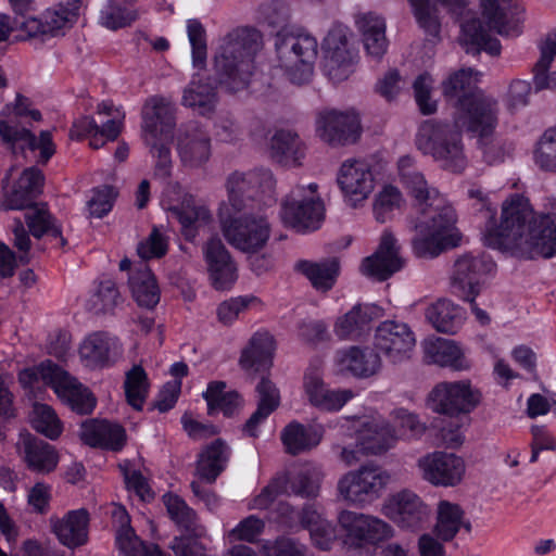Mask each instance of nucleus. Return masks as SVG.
Segmentation results:
<instances>
[{
	"label": "nucleus",
	"mask_w": 556,
	"mask_h": 556,
	"mask_svg": "<svg viewBox=\"0 0 556 556\" xmlns=\"http://www.w3.org/2000/svg\"><path fill=\"white\" fill-rule=\"evenodd\" d=\"M489 247L522 260L556 255V201L535 214L529 200L511 194L502 204L498 225L488 227Z\"/></svg>",
	"instance_id": "nucleus-1"
},
{
	"label": "nucleus",
	"mask_w": 556,
	"mask_h": 556,
	"mask_svg": "<svg viewBox=\"0 0 556 556\" xmlns=\"http://www.w3.org/2000/svg\"><path fill=\"white\" fill-rule=\"evenodd\" d=\"M397 166L401 181L416 201L417 215L412 219L415 254L419 257H435L444 250L457 247L462 236L455 226L454 208L435 188L428 186L410 156H402Z\"/></svg>",
	"instance_id": "nucleus-2"
},
{
	"label": "nucleus",
	"mask_w": 556,
	"mask_h": 556,
	"mask_svg": "<svg viewBox=\"0 0 556 556\" xmlns=\"http://www.w3.org/2000/svg\"><path fill=\"white\" fill-rule=\"evenodd\" d=\"M397 166L401 181L416 201L417 215L412 219L415 254L419 257H435L444 250L457 247L462 236L455 226L454 208L435 188L428 186L410 156H402Z\"/></svg>",
	"instance_id": "nucleus-3"
},
{
	"label": "nucleus",
	"mask_w": 556,
	"mask_h": 556,
	"mask_svg": "<svg viewBox=\"0 0 556 556\" xmlns=\"http://www.w3.org/2000/svg\"><path fill=\"white\" fill-rule=\"evenodd\" d=\"M480 75L472 68H462L442 83V90L448 101H455L456 125L466 126L467 131L483 138L496 126L497 105L477 89Z\"/></svg>",
	"instance_id": "nucleus-4"
},
{
	"label": "nucleus",
	"mask_w": 556,
	"mask_h": 556,
	"mask_svg": "<svg viewBox=\"0 0 556 556\" xmlns=\"http://www.w3.org/2000/svg\"><path fill=\"white\" fill-rule=\"evenodd\" d=\"M264 47V35L255 27H239L227 34L214 60L219 85L230 92L245 89L256 70L255 59Z\"/></svg>",
	"instance_id": "nucleus-5"
},
{
	"label": "nucleus",
	"mask_w": 556,
	"mask_h": 556,
	"mask_svg": "<svg viewBox=\"0 0 556 556\" xmlns=\"http://www.w3.org/2000/svg\"><path fill=\"white\" fill-rule=\"evenodd\" d=\"M481 8L486 27L476 17L465 21L462 24L459 41L467 52L485 51L491 55H498L500 40L491 37L489 31L494 30L502 36L519 35L521 8L517 0H481Z\"/></svg>",
	"instance_id": "nucleus-6"
},
{
	"label": "nucleus",
	"mask_w": 556,
	"mask_h": 556,
	"mask_svg": "<svg viewBox=\"0 0 556 556\" xmlns=\"http://www.w3.org/2000/svg\"><path fill=\"white\" fill-rule=\"evenodd\" d=\"M466 126L443 123L435 119L425 121L416 134V146L419 151L430 155L441 168L452 173H462L468 164L462 130Z\"/></svg>",
	"instance_id": "nucleus-7"
},
{
	"label": "nucleus",
	"mask_w": 556,
	"mask_h": 556,
	"mask_svg": "<svg viewBox=\"0 0 556 556\" xmlns=\"http://www.w3.org/2000/svg\"><path fill=\"white\" fill-rule=\"evenodd\" d=\"M277 66L295 85L311 80L318 54V42L314 36L293 27L277 31L274 39Z\"/></svg>",
	"instance_id": "nucleus-8"
},
{
	"label": "nucleus",
	"mask_w": 556,
	"mask_h": 556,
	"mask_svg": "<svg viewBox=\"0 0 556 556\" xmlns=\"http://www.w3.org/2000/svg\"><path fill=\"white\" fill-rule=\"evenodd\" d=\"M280 216L285 225L298 232L319 229L325 219V204L318 193V185L295 186L282 201Z\"/></svg>",
	"instance_id": "nucleus-9"
},
{
	"label": "nucleus",
	"mask_w": 556,
	"mask_h": 556,
	"mask_svg": "<svg viewBox=\"0 0 556 556\" xmlns=\"http://www.w3.org/2000/svg\"><path fill=\"white\" fill-rule=\"evenodd\" d=\"M391 481L390 472L369 463L345 472L338 481V493L349 505L364 508L381 497Z\"/></svg>",
	"instance_id": "nucleus-10"
},
{
	"label": "nucleus",
	"mask_w": 556,
	"mask_h": 556,
	"mask_svg": "<svg viewBox=\"0 0 556 556\" xmlns=\"http://www.w3.org/2000/svg\"><path fill=\"white\" fill-rule=\"evenodd\" d=\"M219 222L226 241L243 253H257L269 240L270 225L263 215L244 214L231 217L220 208Z\"/></svg>",
	"instance_id": "nucleus-11"
},
{
	"label": "nucleus",
	"mask_w": 556,
	"mask_h": 556,
	"mask_svg": "<svg viewBox=\"0 0 556 556\" xmlns=\"http://www.w3.org/2000/svg\"><path fill=\"white\" fill-rule=\"evenodd\" d=\"M324 72L333 83L348 79L359 60L358 50L349 28L334 26L323 41Z\"/></svg>",
	"instance_id": "nucleus-12"
},
{
	"label": "nucleus",
	"mask_w": 556,
	"mask_h": 556,
	"mask_svg": "<svg viewBox=\"0 0 556 556\" xmlns=\"http://www.w3.org/2000/svg\"><path fill=\"white\" fill-rule=\"evenodd\" d=\"M276 180L273 173L266 168L250 172H233L226 181L228 201L235 212H241L248 202L260 198L266 205L275 203Z\"/></svg>",
	"instance_id": "nucleus-13"
},
{
	"label": "nucleus",
	"mask_w": 556,
	"mask_h": 556,
	"mask_svg": "<svg viewBox=\"0 0 556 556\" xmlns=\"http://www.w3.org/2000/svg\"><path fill=\"white\" fill-rule=\"evenodd\" d=\"M338 523L344 544L355 548L375 545L394 535V529L384 520L353 510L340 511Z\"/></svg>",
	"instance_id": "nucleus-14"
},
{
	"label": "nucleus",
	"mask_w": 556,
	"mask_h": 556,
	"mask_svg": "<svg viewBox=\"0 0 556 556\" xmlns=\"http://www.w3.org/2000/svg\"><path fill=\"white\" fill-rule=\"evenodd\" d=\"M495 269L493 260L483 253H466L456 258L452 273L453 292L463 300L477 298L485 276Z\"/></svg>",
	"instance_id": "nucleus-15"
},
{
	"label": "nucleus",
	"mask_w": 556,
	"mask_h": 556,
	"mask_svg": "<svg viewBox=\"0 0 556 556\" xmlns=\"http://www.w3.org/2000/svg\"><path fill=\"white\" fill-rule=\"evenodd\" d=\"M381 513L400 529L420 530L430 518L429 506L410 490H401L389 495L381 507Z\"/></svg>",
	"instance_id": "nucleus-16"
},
{
	"label": "nucleus",
	"mask_w": 556,
	"mask_h": 556,
	"mask_svg": "<svg viewBox=\"0 0 556 556\" xmlns=\"http://www.w3.org/2000/svg\"><path fill=\"white\" fill-rule=\"evenodd\" d=\"M480 392L468 381L441 382L429 394V405L439 414H468L480 403Z\"/></svg>",
	"instance_id": "nucleus-17"
},
{
	"label": "nucleus",
	"mask_w": 556,
	"mask_h": 556,
	"mask_svg": "<svg viewBox=\"0 0 556 556\" xmlns=\"http://www.w3.org/2000/svg\"><path fill=\"white\" fill-rule=\"evenodd\" d=\"M337 182L345 202L354 208L362 206L375 189L371 166L364 160L344 161L339 168Z\"/></svg>",
	"instance_id": "nucleus-18"
},
{
	"label": "nucleus",
	"mask_w": 556,
	"mask_h": 556,
	"mask_svg": "<svg viewBox=\"0 0 556 556\" xmlns=\"http://www.w3.org/2000/svg\"><path fill=\"white\" fill-rule=\"evenodd\" d=\"M303 388L309 404L325 412L340 410L354 396L352 390L331 389L324 382L320 361H314L307 367Z\"/></svg>",
	"instance_id": "nucleus-19"
},
{
	"label": "nucleus",
	"mask_w": 556,
	"mask_h": 556,
	"mask_svg": "<svg viewBox=\"0 0 556 556\" xmlns=\"http://www.w3.org/2000/svg\"><path fill=\"white\" fill-rule=\"evenodd\" d=\"M418 468L422 478L434 486H456L466 472L465 460L447 452H433L421 457L418 460Z\"/></svg>",
	"instance_id": "nucleus-20"
},
{
	"label": "nucleus",
	"mask_w": 556,
	"mask_h": 556,
	"mask_svg": "<svg viewBox=\"0 0 556 556\" xmlns=\"http://www.w3.org/2000/svg\"><path fill=\"white\" fill-rule=\"evenodd\" d=\"M374 344L391 363H400L409 357L416 338L407 324L386 320L377 327Z\"/></svg>",
	"instance_id": "nucleus-21"
},
{
	"label": "nucleus",
	"mask_w": 556,
	"mask_h": 556,
	"mask_svg": "<svg viewBox=\"0 0 556 556\" xmlns=\"http://www.w3.org/2000/svg\"><path fill=\"white\" fill-rule=\"evenodd\" d=\"M316 130L325 142L331 146H346L359 138L361 123L354 112L326 110L317 116Z\"/></svg>",
	"instance_id": "nucleus-22"
},
{
	"label": "nucleus",
	"mask_w": 556,
	"mask_h": 556,
	"mask_svg": "<svg viewBox=\"0 0 556 556\" xmlns=\"http://www.w3.org/2000/svg\"><path fill=\"white\" fill-rule=\"evenodd\" d=\"M77 14L63 5L47 9L39 17H28L16 21V27L29 38L46 40L62 36L75 23Z\"/></svg>",
	"instance_id": "nucleus-23"
},
{
	"label": "nucleus",
	"mask_w": 556,
	"mask_h": 556,
	"mask_svg": "<svg viewBox=\"0 0 556 556\" xmlns=\"http://www.w3.org/2000/svg\"><path fill=\"white\" fill-rule=\"evenodd\" d=\"M162 204L170 217L179 222L182 235L189 241L213 223V215L208 207L191 194H185L177 203L163 200Z\"/></svg>",
	"instance_id": "nucleus-24"
},
{
	"label": "nucleus",
	"mask_w": 556,
	"mask_h": 556,
	"mask_svg": "<svg viewBox=\"0 0 556 556\" xmlns=\"http://www.w3.org/2000/svg\"><path fill=\"white\" fill-rule=\"evenodd\" d=\"M353 433L367 455H380L394 446L397 441L395 430L382 418L352 420Z\"/></svg>",
	"instance_id": "nucleus-25"
},
{
	"label": "nucleus",
	"mask_w": 556,
	"mask_h": 556,
	"mask_svg": "<svg viewBox=\"0 0 556 556\" xmlns=\"http://www.w3.org/2000/svg\"><path fill=\"white\" fill-rule=\"evenodd\" d=\"M401 248L395 237L384 231L378 250L366 257L362 264V273L378 280H386L404 266Z\"/></svg>",
	"instance_id": "nucleus-26"
},
{
	"label": "nucleus",
	"mask_w": 556,
	"mask_h": 556,
	"mask_svg": "<svg viewBox=\"0 0 556 556\" xmlns=\"http://www.w3.org/2000/svg\"><path fill=\"white\" fill-rule=\"evenodd\" d=\"M177 152L184 166L201 167L211 157V138L202 127L189 124L179 130Z\"/></svg>",
	"instance_id": "nucleus-27"
},
{
	"label": "nucleus",
	"mask_w": 556,
	"mask_h": 556,
	"mask_svg": "<svg viewBox=\"0 0 556 556\" xmlns=\"http://www.w3.org/2000/svg\"><path fill=\"white\" fill-rule=\"evenodd\" d=\"M203 254L214 288L229 289L237 280V267L222 240L210 239L203 247Z\"/></svg>",
	"instance_id": "nucleus-28"
},
{
	"label": "nucleus",
	"mask_w": 556,
	"mask_h": 556,
	"mask_svg": "<svg viewBox=\"0 0 556 556\" xmlns=\"http://www.w3.org/2000/svg\"><path fill=\"white\" fill-rule=\"evenodd\" d=\"M90 515L87 509L67 511L63 517L51 516L49 525L59 542L70 548L84 545L88 540Z\"/></svg>",
	"instance_id": "nucleus-29"
},
{
	"label": "nucleus",
	"mask_w": 556,
	"mask_h": 556,
	"mask_svg": "<svg viewBox=\"0 0 556 556\" xmlns=\"http://www.w3.org/2000/svg\"><path fill=\"white\" fill-rule=\"evenodd\" d=\"M0 137L12 148L18 147L22 150L27 148L31 151L39 150V162L43 164H46L55 152L51 132L48 130L41 131L39 138H36V136L26 128L12 126L4 121H0Z\"/></svg>",
	"instance_id": "nucleus-30"
},
{
	"label": "nucleus",
	"mask_w": 556,
	"mask_h": 556,
	"mask_svg": "<svg viewBox=\"0 0 556 556\" xmlns=\"http://www.w3.org/2000/svg\"><path fill=\"white\" fill-rule=\"evenodd\" d=\"M17 448L31 471L49 473L58 466L59 454L54 446L29 433L21 434Z\"/></svg>",
	"instance_id": "nucleus-31"
},
{
	"label": "nucleus",
	"mask_w": 556,
	"mask_h": 556,
	"mask_svg": "<svg viewBox=\"0 0 556 556\" xmlns=\"http://www.w3.org/2000/svg\"><path fill=\"white\" fill-rule=\"evenodd\" d=\"M355 25L367 56L380 61L389 47L384 18L372 12L363 13L356 16Z\"/></svg>",
	"instance_id": "nucleus-32"
},
{
	"label": "nucleus",
	"mask_w": 556,
	"mask_h": 556,
	"mask_svg": "<svg viewBox=\"0 0 556 556\" xmlns=\"http://www.w3.org/2000/svg\"><path fill=\"white\" fill-rule=\"evenodd\" d=\"M43 175L37 167L26 168L20 176L12 190L2 201L3 210H25L34 207L35 199L41 193Z\"/></svg>",
	"instance_id": "nucleus-33"
},
{
	"label": "nucleus",
	"mask_w": 556,
	"mask_h": 556,
	"mask_svg": "<svg viewBox=\"0 0 556 556\" xmlns=\"http://www.w3.org/2000/svg\"><path fill=\"white\" fill-rule=\"evenodd\" d=\"M175 106L162 97L149 99L142 109V130L152 138L170 136L176 125Z\"/></svg>",
	"instance_id": "nucleus-34"
},
{
	"label": "nucleus",
	"mask_w": 556,
	"mask_h": 556,
	"mask_svg": "<svg viewBox=\"0 0 556 556\" xmlns=\"http://www.w3.org/2000/svg\"><path fill=\"white\" fill-rule=\"evenodd\" d=\"M121 354L118 341L105 332H93L81 342L79 355L86 366L102 368L113 364Z\"/></svg>",
	"instance_id": "nucleus-35"
},
{
	"label": "nucleus",
	"mask_w": 556,
	"mask_h": 556,
	"mask_svg": "<svg viewBox=\"0 0 556 556\" xmlns=\"http://www.w3.org/2000/svg\"><path fill=\"white\" fill-rule=\"evenodd\" d=\"M80 438L89 446L117 452L125 445L126 432L117 424L91 419L81 425Z\"/></svg>",
	"instance_id": "nucleus-36"
},
{
	"label": "nucleus",
	"mask_w": 556,
	"mask_h": 556,
	"mask_svg": "<svg viewBox=\"0 0 556 556\" xmlns=\"http://www.w3.org/2000/svg\"><path fill=\"white\" fill-rule=\"evenodd\" d=\"M424 357L428 364L466 370L470 367L462 348L454 341L443 338H428L422 342Z\"/></svg>",
	"instance_id": "nucleus-37"
},
{
	"label": "nucleus",
	"mask_w": 556,
	"mask_h": 556,
	"mask_svg": "<svg viewBox=\"0 0 556 556\" xmlns=\"http://www.w3.org/2000/svg\"><path fill=\"white\" fill-rule=\"evenodd\" d=\"M113 519L117 522L116 544L124 556H166L157 545L143 543L129 526V516L122 506H115Z\"/></svg>",
	"instance_id": "nucleus-38"
},
{
	"label": "nucleus",
	"mask_w": 556,
	"mask_h": 556,
	"mask_svg": "<svg viewBox=\"0 0 556 556\" xmlns=\"http://www.w3.org/2000/svg\"><path fill=\"white\" fill-rule=\"evenodd\" d=\"M275 350L274 337L267 331H257L242 350L240 366L248 371H266L273 365Z\"/></svg>",
	"instance_id": "nucleus-39"
},
{
	"label": "nucleus",
	"mask_w": 556,
	"mask_h": 556,
	"mask_svg": "<svg viewBox=\"0 0 556 556\" xmlns=\"http://www.w3.org/2000/svg\"><path fill=\"white\" fill-rule=\"evenodd\" d=\"M52 389L64 403L78 414H89L96 406L92 393L61 367Z\"/></svg>",
	"instance_id": "nucleus-40"
},
{
	"label": "nucleus",
	"mask_w": 556,
	"mask_h": 556,
	"mask_svg": "<svg viewBox=\"0 0 556 556\" xmlns=\"http://www.w3.org/2000/svg\"><path fill=\"white\" fill-rule=\"evenodd\" d=\"M334 365L340 372L367 377L378 370L380 357L370 349L351 346L336 352Z\"/></svg>",
	"instance_id": "nucleus-41"
},
{
	"label": "nucleus",
	"mask_w": 556,
	"mask_h": 556,
	"mask_svg": "<svg viewBox=\"0 0 556 556\" xmlns=\"http://www.w3.org/2000/svg\"><path fill=\"white\" fill-rule=\"evenodd\" d=\"M217 101L216 86L211 79L194 75L184 90L181 103L202 116H208L215 111Z\"/></svg>",
	"instance_id": "nucleus-42"
},
{
	"label": "nucleus",
	"mask_w": 556,
	"mask_h": 556,
	"mask_svg": "<svg viewBox=\"0 0 556 556\" xmlns=\"http://www.w3.org/2000/svg\"><path fill=\"white\" fill-rule=\"evenodd\" d=\"M231 448L222 439L210 443L199 455L197 472L203 480L213 483L226 469L230 459Z\"/></svg>",
	"instance_id": "nucleus-43"
},
{
	"label": "nucleus",
	"mask_w": 556,
	"mask_h": 556,
	"mask_svg": "<svg viewBox=\"0 0 556 556\" xmlns=\"http://www.w3.org/2000/svg\"><path fill=\"white\" fill-rule=\"evenodd\" d=\"M376 305L353 306L345 315L338 318L334 333L340 339H355L369 328L370 323L379 316Z\"/></svg>",
	"instance_id": "nucleus-44"
},
{
	"label": "nucleus",
	"mask_w": 556,
	"mask_h": 556,
	"mask_svg": "<svg viewBox=\"0 0 556 556\" xmlns=\"http://www.w3.org/2000/svg\"><path fill=\"white\" fill-rule=\"evenodd\" d=\"M460 529L467 533L471 531V523L465 519L463 508L448 501H440L437 509V522L434 526L435 535L444 542L455 538Z\"/></svg>",
	"instance_id": "nucleus-45"
},
{
	"label": "nucleus",
	"mask_w": 556,
	"mask_h": 556,
	"mask_svg": "<svg viewBox=\"0 0 556 556\" xmlns=\"http://www.w3.org/2000/svg\"><path fill=\"white\" fill-rule=\"evenodd\" d=\"M132 298L141 307L153 308L160 302V288L147 264L141 263L129 277Z\"/></svg>",
	"instance_id": "nucleus-46"
},
{
	"label": "nucleus",
	"mask_w": 556,
	"mask_h": 556,
	"mask_svg": "<svg viewBox=\"0 0 556 556\" xmlns=\"http://www.w3.org/2000/svg\"><path fill=\"white\" fill-rule=\"evenodd\" d=\"M25 220L31 235L40 239L48 236L55 241V245L65 247L66 240L62 236V227L56 218L49 212L46 204L35 205L25 214Z\"/></svg>",
	"instance_id": "nucleus-47"
},
{
	"label": "nucleus",
	"mask_w": 556,
	"mask_h": 556,
	"mask_svg": "<svg viewBox=\"0 0 556 556\" xmlns=\"http://www.w3.org/2000/svg\"><path fill=\"white\" fill-rule=\"evenodd\" d=\"M258 396L257 409L247 420L244 432L250 437H256V428L263 422L279 405L280 395L276 386L267 378L263 377L256 386Z\"/></svg>",
	"instance_id": "nucleus-48"
},
{
	"label": "nucleus",
	"mask_w": 556,
	"mask_h": 556,
	"mask_svg": "<svg viewBox=\"0 0 556 556\" xmlns=\"http://www.w3.org/2000/svg\"><path fill=\"white\" fill-rule=\"evenodd\" d=\"M428 321L440 332L455 333L465 320V312L450 300H439L426 311Z\"/></svg>",
	"instance_id": "nucleus-49"
},
{
	"label": "nucleus",
	"mask_w": 556,
	"mask_h": 556,
	"mask_svg": "<svg viewBox=\"0 0 556 556\" xmlns=\"http://www.w3.org/2000/svg\"><path fill=\"white\" fill-rule=\"evenodd\" d=\"M270 155L286 166H296L305 155V148L298 135L279 130L270 139Z\"/></svg>",
	"instance_id": "nucleus-50"
},
{
	"label": "nucleus",
	"mask_w": 556,
	"mask_h": 556,
	"mask_svg": "<svg viewBox=\"0 0 556 556\" xmlns=\"http://www.w3.org/2000/svg\"><path fill=\"white\" fill-rule=\"evenodd\" d=\"M255 21L271 31L289 30L291 25V9L283 0H266L255 10Z\"/></svg>",
	"instance_id": "nucleus-51"
},
{
	"label": "nucleus",
	"mask_w": 556,
	"mask_h": 556,
	"mask_svg": "<svg viewBox=\"0 0 556 556\" xmlns=\"http://www.w3.org/2000/svg\"><path fill=\"white\" fill-rule=\"evenodd\" d=\"M281 441L289 454L298 455L317 446L321 441V433L313 427L293 421L282 430Z\"/></svg>",
	"instance_id": "nucleus-52"
},
{
	"label": "nucleus",
	"mask_w": 556,
	"mask_h": 556,
	"mask_svg": "<svg viewBox=\"0 0 556 556\" xmlns=\"http://www.w3.org/2000/svg\"><path fill=\"white\" fill-rule=\"evenodd\" d=\"M294 268L303 274L315 289L328 291L333 287L338 277L339 262L336 258L323 263L299 261Z\"/></svg>",
	"instance_id": "nucleus-53"
},
{
	"label": "nucleus",
	"mask_w": 556,
	"mask_h": 556,
	"mask_svg": "<svg viewBox=\"0 0 556 556\" xmlns=\"http://www.w3.org/2000/svg\"><path fill=\"white\" fill-rule=\"evenodd\" d=\"M226 383L223 381H213L208 383L203 397L207 402L208 413L219 409L225 416L230 417L240 405V396L235 391H225Z\"/></svg>",
	"instance_id": "nucleus-54"
},
{
	"label": "nucleus",
	"mask_w": 556,
	"mask_h": 556,
	"mask_svg": "<svg viewBox=\"0 0 556 556\" xmlns=\"http://www.w3.org/2000/svg\"><path fill=\"white\" fill-rule=\"evenodd\" d=\"M404 204V198L399 188L386 185L378 191L372 202V214L378 223H386L394 216V212Z\"/></svg>",
	"instance_id": "nucleus-55"
},
{
	"label": "nucleus",
	"mask_w": 556,
	"mask_h": 556,
	"mask_svg": "<svg viewBox=\"0 0 556 556\" xmlns=\"http://www.w3.org/2000/svg\"><path fill=\"white\" fill-rule=\"evenodd\" d=\"M332 452L345 466L357 464L363 456H367L358 444V438L353 433L352 426L341 425L340 439L332 445Z\"/></svg>",
	"instance_id": "nucleus-56"
},
{
	"label": "nucleus",
	"mask_w": 556,
	"mask_h": 556,
	"mask_svg": "<svg viewBox=\"0 0 556 556\" xmlns=\"http://www.w3.org/2000/svg\"><path fill=\"white\" fill-rule=\"evenodd\" d=\"M149 391L148 377L140 365H135L127 371L125 394L127 402L137 410H141Z\"/></svg>",
	"instance_id": "nucleus-57"
},
{
	"label": "nucleus",
	"mask_w": 556,
	"mask_h": 556,
	"mask_svg": "<svg viewBox=\"0 0 556 556\" xmlns=\"http://www.w3.org/2000/svg\"><path fill=\"white\" fill-rule=\"evenodd\" d=\"M163 503L166 506L170 519L178 527L193 533L200 532L195 511L190 508L181 497L168 493L163 495Z\"/></svg>",
	"instance_id": "nucleus-58"
},
{
	"label": "nucleus",
	"mask_w": 556,
	"mask_h": 556,
	"mask_svg": "<svg viewBox=\"0 0 556 556\" xmlns=\"http://www.w3.org/2000/svg\"><path fill=\"white\" fill-rule=\"evenodd\" d=\"M119 301V292L111 279L101 280L87 300L86 307L94 314L111 312Z\"/></svg>",
	"instance_id": "nucleus-59"
},
{
	"label": "nucleus",
	"mask_w": 556,
	"mask_h": 556,
	"mask_svg": "<svg viewBox=\"0 0 556 556\" xmlns=\"http://www.w3.org/2000/svg\"><path fill=\"white\" fill-rule=\"evenodd\" d=\"M33 428L49 438L55 440L62 433V424L55 412L47 404L35 403L30 415Z\"/></svg>",
	"instance_id": "nucleus-60"
},
{
	"label": "nucleus",
	"mask_w": 556,
	"mask_h": 556,
	"mask_svg": "<svg viewBox=\"0 0 556 556\" xmlns=\"http://www.w3.org/2000/svg\"><path fill=\"white\" fill-rule=\"evenodd\" d=\"M320 473L317 469L306 467L288 478V494L314 497L319 492Z\"/></svg>",
	"instance_id": "nucleus-61"
},
{
	"label": "nucleus",
	"mask_w": 556,
	"mask_h": 556,
	"mask_svg": "<svg viewBox=\"0 0 556 556\" xmlns=\"http://www.w3.org/2000/svg\"><path fill=\"white\" fill-rule=\"evenodd\" d=\"M417 24L430 36H438L441 23L438 9L430 0H407Z\"/></svg>",
	"instance_id": "nucleus-62"
},
{
	"label": "nucleus",
	"mask_w": 556,
	"mask_h": 556,
	"mask_svg": "<svg viewBox=\"0 0 556 556\" xmlns=\"http://www.w3.org/2000/svg\"><path fill=\"white\" fill-rule=\"evenodd\" d=\"M533 160L543 170H556V126L547 129L536 142Z\"/></svg>",
	"instance_id": "nucleus-63"
},
{
	"label": "nucleus",
	"mask_w": 556,
	"mask_h": 556,
	"mask_svg": "<svg viewBox=\"0 0 556 556\" xmlns=\"http://www.w3.org/2000/svg\"><path fill=\"white\" fill-rule=\"evenodd\" d=\"M100 18L103 26L115 30L135 22L138 18V13L134 9L119 5L116 0H108L101 10Z\"/></svg>",
	"instance_id": "nucleus-64"
}]
</instances>
